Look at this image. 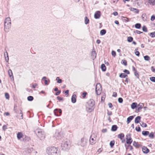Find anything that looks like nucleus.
I'll return each instance as SVG.
<instances>
[{
	"mask_svg": "<svg viewBox=\"0 0 155 155\" xmlns=\"http://www.w3.org/2000/svg\"><path fill=\"white\" fill-rule=\"evenodd\" d=\"M27 99L29 101H31L33 100L34 98L32 96H29L28 97Z\"/></svg>",
	"mask_w": 155,
	"mask_h": 155,
	"instance_id": "38",
	"label": "nucleus"
},
{
	"mask_svg": "<svg viewBox=\"0 0 155 155\" xmlns=\"http://www.w3.org/2000/svg\"><path fill=\"white\" fill-rule=\"evenodd\" d=\"M4 56L6 62H8L9 60L8 55L6 51L4 52Z\"/></svg>",
	"mask_w": 155,
	"mask_h": 155,
	"instance_id": "14",
	"label": "nucleus"
},
{
	"mask_svg": "<svg viewBox=\"0 0 155 155\" xmlns=\"http://www.w3.org/2000/svg\"><path fill=\"white\" fill-rule=\"evenodd\" d=\"M134 116H130L128 117L127 119V124L129 123L134 118Z\"/></svg>",
	"mask_w": 155,
	"mask_h": 155,
	"instance_id": "22",
	"label": "nucleus"
},
{
	"mask_svg": "<svg viewBox=\"0 0 155 155\" xmlns=\"http://www.w3.org/2000/svg\"><path fill=\"white\" fill-rule=\"evenodd\" d=\"M57 99L59 101H61L63 100V98H62L61 97L59 96H58L57 97Z\"/></svg>",
	"mask_w": 155,
	"mask_h": 155,
	"instance_id": "57",
	"label": "nucleus"
},
{
	"mask_svg": "<svg viewBox=\"0 0 155 155\" xmlns=\"http://www.w3.org/2000/svg\"><path fill=\"white\" fill-rule=\"evenodd\" d=\"M135 27L137 29H140L141 28V25L140 23H137L135 25Z\"/></svg>",
	"mask_w": 155,
	"mask_h": 155,
	"instance_id": "32",
	"label": "nucleus"
},
{
	"mask_svg": "<svg viewBox=\"0 0 155 155\" xmlns=\"http://www.w3.org/2000/svg\"><path fill=\"white\" fill-rule=\"evenodd\" d=\"M150 80L151 81L154 82H155V77H152L150 78Z\"/></svg>",
	"mask_w": 155,
	"mask_h": 155,
	"instance_id": "46",
	"label": "nucleus"
},
{
	"mask_svg": "<svg viewBox=\"0 0 155 155\" xmlns=\"http://www.w3.org/2000/svg\"><path fill=\"white\" fill-rule=\"evenodd\" d=\"M76 96L75 94L73 95L71 97V101L73 103H75L76 102Z\"/></svg>",
	"mask_w": 155,
	"mask_h": 155,
	"instance_id": "23",
	"label": "nucleus"
},
{
	"mask_svg": "<svg viewBox=\"0 0 155 155\" xmlns=\"http://www.w3.org/2000/svg\"><path fill=\"white\" fill-rule=\"evenodd\" d=\"M87 94V93L86 92H83L82 94L83 97L84 98H85L86 97V95Z\"/></svg>",
	"mask_w": 155,
	"mask_h": 155,
	"instance_id": "59",
	"label": "nucleus"
},
{
	"mask_svg": "<svg viewBox=\"0 0 155 155\" xmlns=\"http://www.w3.org/2000/svg\"><path fill=\"white\" fill-rule=\"evenodd\" d=\"M137 49H136L135 50V54L136 56H139L140 54V52L138 51H137Z\"/></svg>",
	"mask_w": 155,
	"mask_h": 155,
	"instance_id": "41",
	"label": "nucleus"
},
{
	"mask_svg": "<svg viewBox=\"0 0 155 155\" xmlns=\"http://www.w3.org/2000/svg\"><path fill=\"white\" fill-rule=\"evenodd\" d=\"M47 78L46 77H43V78L42 79V80H44L45 81V84L46 85H48V84L49 83H48V81L47 80H46V79Z\"/></svg>",
	"mask_w": 155,
	"mask_h": 155,
	"instance_id": "33",
	"label": "nucleus"
},
{
	"mask_svg": "<svg viewBox=\"0 0 155 155\" xmlns=\"http://www.w3.org/2000/svg\"><path fill=\"white\" fill-rule=\"evenodd\" d=\"M114 141H111L110 143V145L111 147H112L114 145Z\"/></svg>",
	"mask_w": 155,
	"mask_h": 155,
	"instance_id": "43",
	"label": "nucleus"
},
{
	"mask_svg": "<svg viewBox=\"0 0 155 155\" xmlns=\"http://www.w3.org/2000/svg\"><path fill=\"white\" fill-rule=\"evenodd\" d=\"M96 53L95 51H92L91 56L93 59H95L96 57Z\"/></svg>",
	"mask_w": 155,
	"mask_h": 155,
	"instance_id": "15",
	"label": "nucleus"
},
{
	"mask_svg": "<svg viewBox=\"0 0 155 155\" xmlns=\"http://www.w3.org/2000/svg\"><path fill=\"white\" fill-rule=\"evenodd\" d=\"M108 105L109 106V107L110 108H111L113 106L112 104V103H109L108 104Z\"/></svg>",
	"mask_w": 155,
	"mask_h": 155,
	"instance_id": "62",
	"label": "nucleus"
},
{
	"mask_svg": "<svg viewBox=\"0 0 155 155\" xmlns=\"http://www.w3.org/2000/svg\"><path fill=\"white\" fill-rule=\"evenodd\" d=\"M114 3H116L119 0H111Z\"/></svg>",
	"mask_w": 155,
	"mask_h": 155,
	"instance_id": "60",
	"label": "nucleus"
},
{
	"mask_svg": "<svg viewBox=\"0 0 155 155\" xmlns=\"http://www.w3.org/2000/svg\"><path fill=\"white\" fill-rule=\"evenodd\" d=\"M101 16V12L100 11H97L94 14V17L96 19L99 18Z\"/></svg>",
	"mask_w": 155,
	"mask_h": 155,
	"instance_id": "12",
	"label": "nucleus"
},
{
	"mask_svg": "<svg viewBox=\"0 0 155 155\" xmlns=\"http://www.w3.org/2000/svg\"><path fill=\"white\" fill-rule=\"evenodd\" d=\"M141 117L140 116H137L135 120V123L136 124L139 123Z\"/></svg>",
	"mask_w": 155,
	"mask_h": 155,
	"instance_id": "21",
	"label": "nucleus"
},
{
	"mask_svg": "<svg viewBox=\"0 0 155 155\" xmlns=\"http://www.w3.org/2000/svg\"><path fill=\"white\" fill-rule=\"evenodd\" d=\"M101 70L103 71H106V68L105 65L104 64H103L101 65Z\"/></svg>",
	"mask_w": 155,
	"mask_h": 155,
	"instance_id": "26",
	"label": "nucleus"
},
{
	"mask_svg": "<svg viewBox=\"0 0 155 155\" xmlns=\"http://www.w3.org/2000/svg\"><path fill=\"white\" fill-rule=\"evenodd\" d=\"M122 64H124L125 66H127V61L125 60H122Z\"/></svg>",
	"mask_w": 155,
	"mask_h": 155,
	"instance_id": "49",
	"label": "nucleus"
},
{
	"mask_svg": "<svg viewBox=\"0 0 155 155\" xmlns=\"http://www.w3.org/2000/svg\"><path fill=\"white\" fill-rule=\"evenodd\" d=\"M143 104L142 103H140L138 105V107L137 109H136V112H138L139 110H141L142 108V105Z\"/></svg>",
	"mask_w": 155,
	"mask_h": 155,
	"instance_id": "16",
	"label": "nucleus"
},
{
	"mask_svg": "<svg viewBox=\"0 0 155 155\" xmlns=\"http://www.w3.org/2000/svg\"><path fill=\"white\" fill-rule=\"evenodd\" d=\"M5 98L7 99H9V94L7 93H5Z\"/></svg>",
	"mask_w": 155,
	"mask_h": 155,
	"instance_id": "47",
	"label": "nucleus"
},
{
	"mask_svg": "<svg viewBox=\"0 0 155 155\" xmlns=\"http://www.w3.org/2000/svg\"><path fill=\"white\" fill-rule=\"evenodd\" d=\"M113 14L114 15V16H117L118 15V13L117 12H115L113 13Z\"/></svg>",
	"mask_w": 155,
	"mask_h": 155,
	"instance_id": "61",
	"label": "nucleus"
},
{
	"mask_svg": "<svg viewBox=\"0 0 155 155\" xmlns=\"http://www.w3.org/2000/svg\"><path fill=\"white\" fill-rule=\"evenodd\" d=\"M140 125L143 127H147V124L144 122H142L141 124H140Z\"/></svg>",
	"mask_w": 155,
	"mask_h": 155,
	"instance_id": "45",
	"label": "nucleus"
},
{
	"mask_svg": "<svg viewBox=\"0 0 155 155\" xmlns=\"http://www.w3.org/2000/svg\"><path fill=\"white\" fill-rule=\"evenodd\" d=\"M11 20L9 17L5 18L4 21V30L5 32H8L11 27Z\"/></svg>",
	"mask_w": 155,
	"mask_h": 155,
	"instance_id": "3",
	"label": "nucleus"
},
{
	"mask_svg": "<svg viewBox=\"0 0 155 155\" xmlns=\"http://www.w3.org/2000/svg\"><path fill=\"white\" fill-rule=\"evenodd\" d=\"M149 35L152 38L155 37V31L150 33Z\"/></svg>",
	"mask_w": 155,
	"mask_h": 155,
	"instance_id": "40",
	"label": "nucleus"
},
{
	"mask_svg": "<svg viewBox=\"0 0 155 155\" xmlns=\"http://www.w3.org/2000/svg\"><path fill=\"white\" fill-rule=\"evenodd\" d=\"M95 90L97 95H100L101 92V88L100 84L97 83L96 86Z\"/></svg>",
	"mask_w": 155,
	"mask_h": 155,
	"instance_id": "6",
	"label": "nucleus"
},
{
	"mask_svg": "<svg viewBox=\"0 0 155 155\" xmlns=\"http://www.w3.org/2000/svg\"><path fill=\"white\" fill-rule=\"evenodd\" d=\"M106 32V30L105 29H102L100 31V34L101 35H105Z\"/></svg>",
	"mask_w": 155,
	"mask_h": 155,
	"instance_id": "35",
	"label": "nucleus"
},
{
	"mask_svg": "<svg viewBox=\"0 0 155 155\" xmlns=\"http://www.w3.org/2000/svg\"><path fill=\"white\" fill-rule=\"evenodd\" d=\"M23 134L21 132H18L17 135V138L18 139H20L22 137Z\"/></svg>",
	"mask_w": 155,
	"mask_h": 155,
	"instance_id": "28",
	"label": "nucleus"
},
{
	"mask_svg": "<svg viewBox=\"0 0 155 155\" xmlns=\"http://www.w3.org/2000/svg\"><path fill=\"white\" fill-rule=\"evenodd\" d=\"M61 92V91L60 90H59L58 91H57L55 93V95H58L60 94Z\"/></svg>",
	"mask_w": 155,
	"mask_h": 155,
	"instance_id": "56",
	"label": "nucleus"
},
{
	"mask_svg": "<svg viewBox=\"0 0 155 155\" xmlns=\"http://www.w3.org/2000/svg\"><path fill=\"white\" fill-rule=\"evenodd\" d=\"M89 20L87 17H85L84 18V22L85 24L87 25L88 24Z\"/></svg>",
	"mask_w": 155,
	"mask_h": 155,
	"instance_id": "34",
	"label": "nucleus"
},
{
	"mask_svg": "<svg viewBox=\"0 0 155 155\" xmlns=\"http://www.w3.org/2000/svg\"><path fill=\"white\" fill-rule=\"evenodd\" d=\"M126 143L128 144H130L133 141L131 137L130 134H128L126 135Z\"/></svg>",
	"mask_w": 155,
	"mask_h": 155,
	"instance_id": "7",
	"label": "nucleus"
},
{
	"mask_svg": "<svg viewBox=\"0 0 155 155\" xmlns=\"http://www.w3.org/2000/svg\"><path fill=\"white\" fill-rule=\"evenodd\" d=\"M107 114L108 116H110L112 115V113L111 111H107Z\"/></svg>",
	"mask_w": 155,
	"mask_h": 155,
	"instance_id": "55",
	"label": "nucleus"
},
{
	"mask_svg": "<svg viewBox=\"0 0 155 155\" xmlns=\"http://www.w3.org/2000/svg\"><path fill=\"white\" fill-rule=\"evenodd\" d=\"M142 151L145 154L148 153L150 151L145 146H143V147Z\"/></svg>",
	"mask_w": 155,
	"mask_h": 155,
	"instance_id": "13",
	"label": "nucleus"
},
{
	"mask_svg": "<svg viewBox=\"0 0 155 155\" xmlns=\"http://www.w3.org/2000/svg\"><path fill=\"white\" fill-rule=\"evenodd\" d=\"M81 143L80 145L82 147H84L86 145V142L84 141L83 138H82L81 140Z\"/></svg>",
	"mask_w": 155,
	"mask_h": 155,
	"instance_id": "20",
	"label": "nucleus"
},
{
	"mask_svg": "<svg viewBox=\"0 0 155 155\" xmlns=\"http://www.w3.org/2000/svg\"><path fill=\"white\" fill-rule=\"evenodd\" d=\"M149 137L150 139H153L154 138V133L153 132H151L149 134Z\"/></svg>",
	"mask_w": 155,
	"mask_h": 155,
	"instance_id": "25",
	"label": "nucleus"
},
{
	"mask_svg": "<svg viewBox=\"0 0 155 155\" xmlns=\"http://www.w3.org/2000/svg\"><path fill=\"white\" fill-rule=\"evenodd\" d=\"M124 134L123 133L120 134L118 135V138L121 140H122L124 137Z\"/></svg>",
	"mask_w": 155,
	"mask_h": 155,
	"instance_id": "31",
	"label": "nucleus"
},
{
	"mask_svg": "<svg viewBox=\"0 0 155 155\" xmlns=\"http://www.w3.org/2000/svg\"><path fill=\"white\" fill-rule=\"evenodd\" d=\"M123 71L125 73L127 74H129L130 73L129 71L128 70L126 69L124 70Z\"/></svg>",
	"mask_w": 155,
	"mask_h": 155,
	"instance_id": "52",
	"label": "nucleus"
},
{
	"mask_svg": "<svg viewBox=\"0 0 155 155\" xmlns=\"http://www.w3.org/2000/svg\"><path fill=\"white\" fill-rule=\"evenodd\" d=\"M56 80L57 81V82L58 83H60L62 82V80L61 79H60L59 77H57L56 78Z\"/></svg>",
	"mask_w": 155,
	"mask_h": 155,
	"instance_id": "42",
	"label": "nucleus"
},
{
	"mask_svg": "<svg viewBox=\"0 0 155 155\" xmlns=\"http://www.w3.org/2000/svg\"><path fill=\"white\" fill-rule=\"evenodd\" d=\"M61 147L62 149L65 150L68 148V144L67 141L62 142L61 143Z\"/></svg>",
	"mask_w": 155,
	"mask_h": 155,
	"instance_id": "9",
	"label": "nucleus"
},
{
	"mask_svg": "<svg viewBox=\"0 0 155 155\" xmlns=\"http://www.w3.org/2000/svg\"><path fill=\"white\" fill-rule=\"evenodd\" d=\"M2 129H3V130L5 131L7 129V126L5 125H3L2 127Z\"/></svg>",
	"mask_w": 155,
	"mask_h": 155,
	"instance_id": "58",
	"label": "nucleus"
},
{
	"mask_svg": "<svg viewBox=\"0 0 155 155\" xmlns=\"http://www.w3.org/2000/svg\"><path fill=\"white\" fill-rule=\"evenodd\" d=\"M133 144V146H134V147H138L140 146V145L138 144V143L136 142L135 141H134Z\"/></svg>",
	"mask_w": 155,
	"mask_h": 155,
	"instance_id": "37",
	"label": "nucleus"
},
{
	"mask_svg": "<svg viewBox=\"0 0 155 155\" xmlns=\"http://www.w3.org/2000/svg\"><path fill=\"white\" fill-rule=\"evenodd\" d=\"M119 77L121 78H125L126 77H127V75L124 73H121Z\"/></svg>",
	"mask_w": 155,
	"mask_h": 155,
	"instance_id": "30",
	"label": "nucleus"
},
{
	"mask_svg": "<svg viewBox=\"0 0 155 155\" xmlns=\"http://www.w3.org/2000/svg\"><path fill=\"white\" fill-rule=\"evenodd\" d=\"M123 101V99L121 97H119L118 99V101L119 103H121Z\"/></svg>",
	"mask_w": 155,
	"mask_h": 155,
	"instance_id": "48",
	"label": "nucleus"
},
{
	"mask_svg": "<svg viewBox=\"0 0 155 155\" xmlns=\"http://www.w3.org/2000/svg\"><path fill=\"white\" fill-rule=\"evenodd\" d=\"M137 104L136 102H134L132 103L131 105V107L132 109H134L137 106Z\"/></svg>",
	"mask_w": 155,
	"mask_h": 155,
	"instance_id": "27",
	"label": "nucleus"
},
{
	"mask_svg": "<svg viewBox=\"0 0 155 155\" xmlns=\"http://www.w3.org/2000/svg\"><path fill=\"white\" fill-rule=\"evenodd\" d=\"M117 129V127L116 125H113L111 127V130L113 131H116Z\"/></svg>",
	"mask_w": 155,
	"mask_h": 155,
	"instance_id": "24",
	"label": "nucleus"
},
{
	"mask_svg": "<svg viewBox=\"0 0 155 155\" xmlns=\"http://www.w3.org/2000/svg\"><path fill=\"white\" fill-rule=\"evenodd\" d=\"M135 130L137 132H140L141 131L140 128L139 127H136L135 128Z\"/></svg>",
	"mask_w": 155,
	"mask_h": 155,
	"instance_id": "50",
	"label": "nucleus"
},
{
	"mask_svg": "<svg viewBox=\"0 0 155 155\" xmlns=\"http://www.w3.org/2000/svg\"><path fill=\"white\" fill-rule=\"evenodd\" d=\"M130 10L131 11L133 12L136 13L138 14L139 13V10L137 8H130Z\"/></svg>",
	"mask_w": 155,
	"mask_h": 155,
	"instance_id": "19",
	"label": "nucleus"
},
{
	"mask_svg": "<svg viewBox=\"0 0 155 155\" xmlns=\"http://www.w3.org/2000/svg\"><path fill=\"white\" fill-rule=\"evenodd\" d=\"M46 152L49 155H60L59 150L54 147L48 148Z\"/></svg>",
	"mask_w": 155,
	"mask_h": 155,
	"instance_id": "1",
	"label": "nucleus"
},
{
	"mask_svg": "<svg viewBox=\"0 0 155 155\" xmlns=\"http://www.w3.org/2000/svg\"><path fill=\"white\" fill-rule=\"evenodd\" d=\"M144 59L145 60L148 61L150 60V57L148 55H146L144 57Z\"/></svg>",
	"mask_w": 155,
	"mask_h": 155,
	"instance_id": "39",
	"label": "nucleus"
},
{
	"mask_svg": "<svg viewBox=\"0 0 155 155\" xmlns=\"http://www.w3.org/2000/svg\"><path fill=\"white\" fill-rule=\"evenodd\" d=\"M35 133L41 139H44L45 138L44 132L41 130H37L35 131Z\"/></svg>",
	"mask_w": 155,
	"mask_h": 155,
	"instance_id": "4",
	"label": "nucleus"
},
{
	"mask_svg": "<svg viewBox=\"0 0 155 155\" xmlns=\"http://www.w3.org/2000/svg\"><path fill=\"white\" fill-rule=\"evenodd\" d=\"M136 32L137 33V34H140L141 33H143V32L140 31H139L138 30H136Z\"/></svg>",
	"mask_w": 155,
	"mask_h": 155,
	"instance_id": "63",
	"label": "nucleus"
},
{
	"mask_svg": "<svg viewBox=\"0 0 155 155\" xmlns=\"http://www.w3.org/2000/svg\"><path fill=\"white\" fill-rule=\"evenodd\" d=\"M142 20L144 21H146L147 20V16L145 13H143L142 15Z\"/></svg>",
	"mask_w": 155,
	"mask_h": 155,
	"instance_id": "18",
	"label": "nucleus"
},
{
	"mask_svg": "<svg viewBox=\"0 0 155 155\" xmlns=\"http://www.w3.org/2000/svg\"><path fill=\"white\" fill-rule=\"evenodd\" d=\"M95 101L92 99H90L87 102L86 105L87 110L89 112H91L95 107Z\"/></svg>",
	"mask_w": 155,
	"mask_h": 155,
	"instance_id": "2",
	"label": "nucleus"
},
{
	"mask_svg": "<svg viewBox=\"0 0 155 155\" xmlns=\"http://www.w3.org/2000/svg\"><path fill=\"white\" fill-rule=\"evenodd\" d=\"M107 129H104L102 130V131L103 133H105L107 132Z\"/></svg>",
	"mask_w": 155,
	"mask_h": 155,
	"instance_id": "64",
	"label": "nucleus"
},
{
	"mask_svg": "<svg viewBox=\"0 0 155 155\" xmlns=\"http://www.w3.org/2000/svg\"><path fill=\"white\" fill-rule=\"evenodd\" d=\"M112 55L113 56L115 57L116 55V53L115 51H112Z\"/></svg>",
	"mask_w": 155,
	"mask_h": 155,
	"instance_id": "51",
	"label": "nucleus"
},
{
	"mask_svg": "<svg viewBox=\"0 0 155 155\" xmlns=\"http://www.w3.org/2000/svg\"><path fill=\"white\" fill-rule=\"evenodd\" d=\"M132 68V70L134 72V74L135 76L137 78H138L139 77V74H138V72L137 71V70L134 66H133Z\"/></svg>",
	"mask_w": 155,
	"mask_h": 155,
	"instance_id": "11",
	"label": "nucleus"
},
{
	"mask_svg": "<svg viewBox=\"0 0 155 155\" xmlns=\"http://www.w3.org/2000/svg\"><path fill=\"white\" fill-rule=\"evenodd\" d=\"M54 113L56 116H60L62 113V110L61 109H55L54 111Z\"/></svg>",
	"mask_w": 155,
	"mask_h": 155,
	"instance_id": "10",
	"label": "nucleus"
},
{
	"mask_svg": "<svg viewBox=\"0 0 155 155\" xmlns=\"http://www.w3.org/2000/svg\"><path fill=\"white\" fill-rule=\"evenodd\" d=\"M54 137L57 140H60L61 139L62 137L61 133L56 131L54 134Z\"/></svg>",
	"mask_w": 155,
	"mask_h": 155,
	"instance_id": "8",
	"label": "nucleus"
},
{
	"mask_svg": "<svg viewBox=\"0 0 155 155\" xmlns=\"http://www.w3.org/2000/svg\"><path fill=\"white\" fill-rule=\"evenodd\" d=\"M149 132L147 131H143L142 132V134L145 136H147L149 134Z\"/></svg>",
	"mask_w": 155,
	"mask_h": 155,
	"instance_id": "29",
	"label": "nucleus"
},
{
	"mask_svg": "<svg viewBox=\"0 0 155 155\" xmlns=\"http://www.w3.org/2000/svg\"><path fill=\"white\" fill-rule=\"evenodd\" d=\"M151 70L152 71L155 73V68L153 66H152L151 68Z\"/></svg>",
	"mask_w": 155,
	"mask_h": 155,
	"instance_id": "53",
	"label": "nucleus"
},
{
	"mask_svg": "<svg viewBox=\"0 0 155 155\" xmlns=\"http://www.w3.org/2000/svg\"><path fill=\"white\" fill-rule=\"evenodd\" d=\"M133 40V38L131 36H129L127 38V41L128 42H131Z\"/></svg>",
	"mask_w": 155,
	"mask_h": 155,
	"instance_id": "36",
	"label": "nucleus"
},
{
	"mask_svg": "<svg viewBox=\"0 0 155 155\" xmlns=\"http://www.w3.org/2000/svg\"><path fill=\"white\" fill-rule=\"evenodd\" d=\"M151 21H153L155 19V16L152 15L151 18Z\"/></svg>",
	"mask_w": 155,
	"mask_h": 155,
	"instance_id": "54",
	"label": "nucleus"
},
{
	"mask_svg": "<svg viewBox=\"0 0 155 155\" xmlns=\"http://www.w3.org/2000/svg\"><path fill=\"white\" fill-rule=\"evenodd\" d=\"M8 73L9 76V77L11 79H13L14 78L13 75V73L12 71L10 69H9L8 71Z\"/></svg>",
	"mask_w": 155,
	"mask_h": 155,
	"instance_id": "17",
	"label": "nucleus"
},
{
	"mask_svg": "<svg viewBox=\"0 0 155 155\" xmlns=\"http://www.w3.org/2000/svg\"><path fill=\"white\" fill-rule=\"evenodd\" d=\"M142 30L144 32H147V28L145 26H143V27Z\"/></svg>",
	"mask_w": 155,
	"mask_h": 155,
	"instance_id": "44",
	"label": "nucleus"
},
{
	"mask_svg": "<svg viewBox=\"0 0 155 155\" xmlns=\"http://www.w3.org/2000/svg\"><path fill=\"white\" fill-rule=\"evenodd\" d=\"M97 136L94 134H92L89 140L90 143L91 144H94L95 143L97 139Z\"/></svg>",
	"mask_w": 155,
	"mask_h": 155,
	"instance_id": "5",
	"label": "nucleus"
}]
</instances>
